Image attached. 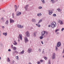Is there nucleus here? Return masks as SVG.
I'll return each mask as SVG.
<instances>
[{
	"label": "nucleus",
	"mask_w": 64,
	"mask_h": 64,
	"mask_svg": "<svg viewBox=\"0 0 64 64\" xmlns=\"http://www.w3.org/2000/svg\"><path fill=\"white\" fill-rule=\"evenodd\" d=\"M16 16H18L21 14V12H16Z\"/></svg>",
	"instance_id": "obj_5"
},
{
	"label": "nucleus",
	"mask_w": 64,
	"mask_h": 64,
	"mask_svg": "<svg viewBox=\"0 0 64 64\" xmlns=\"http://www.w3.org/2000/svg\"><path fill=\"white\" fill-rule=\"evenodd\" d=\"M61 46V42H58L57 44V47H59Z\"/></svg>",
	"instance_id": "obj_8"
},
{
	"label": "nucleus",
	"mask_w": 64,
	"mask_h": 64,
	"mask_svg": "<svg viewBox=\"0 0 64 64\" xmlns=\"http://www.w3.org/2000/svg\"><path fill=\"white\" fill-rule=\"evenodd\" d=\"M29 1H31V0H29Z\"/></svg>",
	"instance_id": "obj_62"
},
{
	"label": "nucleus",
	"mask_w": 64,
	"mask_h": 64,
	"mask_svg": "<svg viewBox=\"0 0 64 64\" xmlns=\"http://www.w3.org/2000/svg\"><path fill=\"white\" fill-rule=\"evenodd\" d=\"M45 32L44 31H42V37H43V35H44V34H45Z\"/></svg>",
	"instance_id": "obj_12"
},
{
	"label": "nucleus",
	"mask_w": 64,
	"mask_h": 64,
	"mask_svg": "<svg viewBox=\"0 0 64 64\" xmlns=\"http://www.w3.org/2000/svg\"><path fill=\"white\" fill-rule=\"evenodd\" d=\"M56 57V54H55V53L54 52L52 56V59H55Z\"/></svg>",
	"instance_id": "obj_2"
},
{
	"label": "nucleus",
	"mask_w": 64,
	"mask_h": 64,
	"mask_svg": "<svg viewBox=\"0 0 64 64\" xmlns=\"http://www.w3.org/2000/svg\"><path fill=\"white\" fill-rule=\"evenodd\" d=\"M58 46H55L56 50V51L58 49Z\"/></svg>",
	"instance_id": "obj_31"
},
{
	"label": "nucleus",
	"mask_w": 64,
	"mask_h": 64,
	"mask_svg": "<svg viewBox=\"0 0 64 64\" xmlns=\"http://www.w3.org/2000/svg\"><path fill=\"white\" fill-rule=\"evenodd\" d=\"M18 42H19L20 41V40L18 39Z\"/></svg>",
	"instance_id": "obj_56"
},
{
	"label": "nucleus",
	"mask_w": 64,
	"mask_h": 64,
	"mask_svg": "<svg viewBox=\"0 0 64 64\" xmlns=\"http://www.w3.org/2000/svg\"><path fill=\"white\" fill-rule=\"evenodd\" d=\"M28 6L29 5H28V4H27L25 7L24 8L26 10V11H27V9H28Z\"/></svg>",
	"instance_id": "obj_10"
},
{
	"label": "nucleus",
	"mask_w": 64,
	"mask_h": 64,
	"mask_svg": "<svg viewBox=\"0 0 64 64\" xmlns=\"http://www.w3.org/2000/svg\"><path fill=\"white\" fill-rule=\"evenodd\" d=\"M53 16H54V17H56V14H54L53 15Z\"/></svg>",
	"instance_id": "obj_34"
},
{
	"label": "nucleus",
	"mask_w": 64,
	"mask_h": 64,
	"mask_svg": "<svg viewBox=\"0 0 64 64\" xmlns=\"http://www.w3.org/2000/svg\"><path fill=\"white\" fill-rule=\"evenodd\" d=\"M8 51H9V52L11 51V49H8Z\"/></svg>",
	"instance_id": "obj_48"
},
{
	"label": "nucleus",
	"mask_w": 64,
	"mask_h": 64,
	"mask_svg": "<svg viewBox=\"0 0 64 64\" xmlns=\"http://www.w3.org/2000/svg\"><path fill=\"white\" fill-rule=\"evenodd\" d=\"M16 58L17 60H19V58H18V56H16Z\"/></svg>",
	"instance_id": "obj_30"
},
{
	"label": "nucleus",
	"mask_w": 64,
	"mask_h": 64,
	"mask_svg": "<svg viewBox=\"0 0 64 64\" xmlns=\"http://www.w3.org/2000/svg\"><path fill=\"white\" fill-rule=\"evenodd\" d=\"M58 30H59L58 29H57L55 30V32H57V31H58Z\"/></svg>",
	"instance_id": "obj_43"
},
{
	"label": "nucleus",
	"mask_w": 64,
	"mask_h": 64,
	"mask_svg": "<svg viewBox=\"0 0 64 64\" xmlns=\"http://www.w3.org/2000/svg\"><path fill=\"white\" fill-rule=\"evenodd\" d=\"M14 8L15 9V12H16V10H17V6L15 5L14 6Z\"/></svg>",
	"instance_id": "obj_17"
},
{
	"label": "nucleus",
	"mask_w": 64,
	"mask_h": 64,
	"mask_svg": "<svg viewBox=\"0 0 64 64\" xmlns=\"http://www.w3.org/2000/svg\"><path fill=\"white\" fill-rule=\"evenodd\" d=\"M41 43H42V44H43V42H42V41H41Z\"/></svg>",
	"instance_id": "obj_51"
},
{
	"label": "nucleus",
	"mask_w": 64,
	"mask_h": 64,
	"mask_svg": "<svg viewBox=\"0 0 64 64\" xmlns=\"http://www.w3.org/2000/svg\"><path fill=\"white\" fill-rule=\"evenodd\" d=\"M24 53V50H23L21 52H20L19 54H23Z\"/></svg>",
	"instance_id": "obj_13"
},
{
	"label": "nucleus",
	"mask_w": 64,
	"mask_h": 64,
	"mask_svg": "<svg viewBox=\"0 0 64 64\" xmlns=\"http://www.w3.org/2000/svg\"><path fill=\"white\" fill-rule=\"evenodd\" d=\"M41 1L42 2V3L43 4H44V3H45V2L44 1V0H41Z\"/></svg>",
	"instance_id": "obj_26"
},
{
	"label": "nucleus",
	"mask_w": 64,
	"mask_h": 64,
	"mask_svg": "<svg viewBox=\"0 0 64 64\" xmlns=\"http://www.w3.org/2000/svg\"><path fill=\"white\" fill-rule=\"evenodd\" d=\"M15 52L16 53V54H18V52H17V51H15Z\"/></svg>",
	"instance_id": "obj_46"
},
{
	"label": "nucleus",
	"mask_w": 64,
	"mask_h": 64,
	"mask_svg": "<svg viewBox=\"0 0 64 64\" xmlns=\"http://www.w3.org/2000/svg\"><path fill=\"white\" fill-rule=\"evenodd\" d=\"M51 27L52 28H54L56 27V22H53L51 23Z\"/></svg>",
	"instance_id": "obj_1"
},
{
	"label": "nucleus",
	"mask_w": 64,
	"mask_h": 64,
	"mask_svg": "<svg viewBox=\"0 0 64 64\" xmlns=\"http://www.w3.org/2000/svg\"><path fill=\"white\" fill-rule=\"evenodd\" d=\"M62 57H63V58H64V55H63Z\"/></svg>",
	"instance_id": "obj_57"
},
{
	"label": "nucleus",
	"mask_w": 64,
	"mask_h": 64,
	"mask_svg": "<svg viewBox=\"0 0 64 64\" xmlns=\"http://www.w3.org/2000/svg\"><path fill=\"white\" fill-rule=\"evenodd\" d=\"M45 34H48V32H45Z\"/></svg>",
	"instance_id": "obj_45"
},
{
	"label": "nucleus",
	"mask_w": 64,
	"mask_h": 64,
	"mask_svg": "<svg viewBox=\"0 0 64 64\" xmlns=\"http://www.w3.org/2000/svg\"><path fill=\"white\" fill-rule=\"evenodd\" d=\"M17 7H18H18H19V6H18Z\"/></svg>",
	"instance_id": "obj_58"
},
{
	"label": "nucleus",
	"mask_w": 64,
	"mask_h": 64,
	"mask_svg": "<svg viewBox=\"0 0 64 64\" xmlns=\"http://www.w3.org/2000/svg\"><path fill=\"white\" fill-rule=\"evenodd\" d=\"M24 40L25 42V43H26L27 42H28L29 41L28 40V38H27L26 36L24 38Z\"/></svg>",
	"instance_id": "obj_3"
},
{
	"label": "nucleus",
	"mask_w": 64,
	"mask_h": 64,
	"mask_svg": "<svg viewBox=\"0 0 64 64\" xmlns=\"http://www.w3.org/2000/svg\"><path fill=\"white\" fill-rule=\"evenodd\" d=\"M12 49L13 50H16V48L15 46H14L12 48Z\"/></svg>",
	"instance_id": "obj_22"
},
{
	"label": "nucleus",
	"mask_w": 64,
	"mask_h": 64,
	"mask_svg": "<svg viewBox=\"0 0 64 64\" xmlns=\"http://www.w3.org/2000/svg\"><path fill=\"white\" fill-rule=\"evenodd\" d=\"M64 30V28H62V31H63Z\"/></svg>",
	"instance_id": "obj_49"
},
{
	"label": "nucleus",
	"mask_w": 64,
	"mask_h": 64,
	"mask_svg": "<svg viewBox=\"0 0 64 64\" xmlns=\"http://www.w3.org/2000/svg\"><path fill=\"white\" fill-rule=\"evenodd\" d=\"M8 59L7 60V61L8 62H10V59H9V58H8Z\"/></svg>",
	"instance_id": "obj_29"
},
{
	"label": "nucleus",
	"mask_w": 64,
	"mask_h": 64,
	"mask_svg": "<svg viewBox=\"0 0 64 64\" xmlns=\"http://www.w3.org/2000/svg\"><path fill=\"white\" fill-rule=\"evenodd\" d=\"M33 35L34 37H35V36H36V34H35V33L34 32V33Z\"/></svg>",
	"instance_id": "obj_35"
},
{
	"label": "nucleus",
	"mask_w": 64,
	"mask_h": 64,
	"mask_svg": "<svg viewBox=\"0 0 64 64\" xmlns=\"http://www.w3.org/2000/svg\"><path fill=\"white\" fill-rule=\"evenodd\" d=\"M13 45H12V46H11V48H12H12H13Z\"/></svg>",
	"instance_id": "obj_50"
},
{
	"label": "nucleus",
	"mask_w": 64,
	"mask_h": 64,
	"mask_svg": "<svg viewBox=\"0 0 64 64\" xmlns=\"http://www.w3.org/2000/svg\"><path fill=\"white\" fill-rule=\"evenodd\" d=\"M44 49L43 50V51L42 52V53H43V54H44L45 53V52H44Z\"/></svg>",
	"instance_id": "obj_41"
},
{
	"label": "nucleus",
	"mask_w": 64,
	"mask_h": 64,
	"mask_svg": "<svg viewBox=\"0 0 64 64\" xmlns=\"http://www.w3.org/2000/svg\"><path fill=\"white\" fill-rule=\"evenodd\" d=\"M28 64H31V62H29Z\"/></svg>",
	"instance_id": "obj_54"
},
{
	"label": "nucleus",
	"mask_w": 64,
	"mask_h": 64,
	"mask_svg": "<svg viewBox=\"0 0 64 64\" xmlns=\"http://www.w3.org/2000/svg\"><path fill=\"white\" fill-rule=\"evenodd\" d=\"M36 26H38V27H41V25L39 24H36Z\"/></svg>",
	"instance_id": "obj_24"
},
{
	"label": "nucleus",
	"mask_w": 64,
	"mask_h": 64,
	"mask_svg": "<svg viewBox=\"0 0 64 64\" xmlns=\"http://www.w3.org/2000/svg\"><path fill=\"white\" fill-rule=\"evenodd\" d=\"M14 43H13V44L14 45H17V43L16 42V41H14Z\"/></svg>",
	"instance_id": "obj_21"
},
{
	"label": "nucleus",
	"mask_w": 64,
	"mask_h": 64,
	"mask_svg": "<svg viewBox=\"0 0 64 64\" xmlns=\"http://www.w3.org/2000/svg\"><path fill=\"white\" fill-rule=\"evenodd\" d=\"M56 0V1H57V0Z\"/></svg>",
	"instance_id": "obj_60"
},
{
	"label": "nucleus",
	"mask_w": 64,
	"mask_h": 64,
	"mask_svg": "<svg viewBox=\"0 0 64 64\" xmlns=\"http://www.w3.org/2000/svg\"><path fill=\"white\" fill-rule=\"evenodd\" d=\"M12 16H14V13H12Z\"/></svg>",
	"instance_id": "obj_53"
},
{
	"label": "nucleus",
	"mask_w": 64,
	"mask_h": 64,
	"mask_svg": "<svg viewBox=\"0 0 64 64\" xmlns=\"http://www.w3.org/2000/svg\"><path fill=\"white\" fill-rule=\"evenodd\" d=\"M43 38V37L42 36H40V39H42Z\"/></svg>",
	"instance_id": "obj_37"
},
{
	"label": "nucleus",
	"mask_w": 64,
	"mask_h": 64,
	"mask_svg": "<svg viewBox=\"0 0 64 64\" xmlns=\"http://www.w3.org/2000/svg\"><path fill=\"white\" fill-rule=\"evenodd\" d=\"M57 10L58 11V12H60L62 11V10L60 8H58Z\"/></svg>",
	"instance_id": "obj_23"
},
{
	"label": "nucleus",
	"mask_w": 64,
	"mask_h": 64,
	"mask_svg": "<svg viewBox=\"0 0 64 64\" xmlns=\"http://www.w3.org/2000/svg\"><path fill=\"white\" fill-rule=\"evenodd\" d=\"M44 59L45 60H47V58L45 56L44 57Z\"/></svg>",
	"instance_id": "obj_39"
},
{
	"label": "nucleus",
	"mask_w": 64,
	"mask_h": 64,
	"mask_svg": "<svg viewBox=\"0 0 64 64\" xmlns=\"http://www.w3.org/2000/svg\"><path fill=\"white\" fill-rule=\"evenodd\" d=\"M9 24V21H8V20H7L6 22H5V24L6 25H8V24Z\"/></svg>",
	"instance_id": "obj_16"
},
{
	"label": "nucleus",
	"mask_w": 64,
	"mask_h": 64,
	"mask_svg": "<svg viewBox=\"0 0 64 64\" xmlns=\"http://www.w3.org/2000/svg\"><path fill=\"white\" fill-rule=\"evenodd\" d=\"M51 0V2H52V3H54L55 2L54 1V0Z\"/></svg>",
	"instance_id": "obj_32"
},
{
	"label": "nucleus",
	"mask_w": 64,
	"mask_h": 64,
	"mask_svg": "<svg viewBox=\"0 0 64 64\" xmlns=\"http://www.w3.org/2000/svg\"><path fill=\"white\" fill-rule=\"evenodd\" d=\"M32 52V49L31 48H30L28 49V53H30Z\"/></svg>",
	"instance_id": "obj_7"
},
{
	"label": "nucleus",
	"mask_w": 64,
	"mask_h": 64,
	"mask_svg": "<svg viewBox=\"0 0 64 64\" xmlns=\"http://www.w3.org/2000/svg\"><path fill=\"white\" fill-rule=\"evenodd\" d=\"M10 23H13L15 22L14 20L11 18L10 19Z\"/></svg>",
	"instance_id": "obj_4"
},
{
	"label": "nucleus",
	"mask_w": 64,
	"mask_h": 64,
	"mask_svg": "<svg viewBox=\"0 0 64 64\" xmlns=\"http://www.w3.org/2000/svg\"><path fill=\"white\" fill-rule=\"evenodd\" d=\"M3 35H4L6 36H7V32H6V33H3Z\"/></svg>",
	"instance_id": "obj_20"
},
{
	"label": "nucleus",
	"mask_w": 64,
	"mask_h": 64,
	"mask_svg": "<svg viewBox=\"0 0 64 64\" xmlns=\"http://www.w3.org/2000/svg\"><path fill=\"white\" fill-rule=\"evenodd\" d=\"M37 63L38 64H40V62H37Z\"/></svg>",
	"instance_id": "obj_44"
},
{
	"label": "nucleus",
	"mask_w": 64,
	"mask_h": 64,
	"mask_svg": "<svg viewBox=\"0 0 64 64\" xmlns=\"http://www.w3.org/2000/svg\"><path fill=\"white\" fill-rule=\"evenodd\" d=\"M18 38L19 39H20L21 40H22V35L21 34H20L19 36H18Z\"/></svg>",
	"instance_id": "obj_6"
},
{
	"label": "nucleus",
	"mask_w": 64,
	"mask_h": 64,
	"mask_svg": "<svg viewBox=\"0 0 64 64\" xmlns=\"http://www.w3.org/2000/svg\"><path fill=\"white\" fill-rule=\"evenodd\" d=\"M40 62H44V60H40Z\"/></svg>",
	"instance_id": "obj_33"
},
{
	"label": "nucleus",
	"mask_w": 64,
	"mask_h": 64,
	"mask_svg": "<svg viewBox=\"0 0 64 64\" xmlns=\"http://www.w3.org/2000/svg\"><path fill=\"white\" fill-rule=\"evenodd\" d=\"M1 8H0V10H1Z\"/></svg>",
	"instance_id": "obj_61"
},
{
	"label": "nucleus",
	"mask_w": 64,
	"mask_h": 64,
	"mask_svg": "<svg viewBox=\"0 0 64 64\" xmlns=\"http://www.w3.org/2000/svg\"><path fill=\"white\" fill-rule=\"evenodd\" d=\"M48 12H49V15H51L52 13H53V12H50V10H48Z\"/></svg>",
	"instance_id": "obj_15"
},
{
	"label": "nucleus",
	"mask_w": 64,
	"mask_h": 64,
	"mask_svg": "<svg viewBox=\"0 0 64 64\" xmlns=\"http://www.w3.org/2000/svg\"><path fill=\"white\" fill-rule=\"evenodd\" d=\"M18 28H22L23 27V26H22L21 25L18 24Z\"/></svg>",
	"instance_id": "obj_11"
},
{
	"label": "nucleus",
	"mask_w": 64,
	"mask_h": 64,
	"mask_svg": "<svg viewBox=\"0 0 64 64\" xmlns=\"http://www.w3.org/2000/svg\"><path fill=\"white\" fill-rule=\"evenodd\" d=\"M38 51L40 52H41V49H40V48H39L38 49Z\"/></svg>",
	"instance_id": "obj_42"
},
{
	"label": "nucleus",
	"mask_w": 64,
	"mask_h": 64,
	"mask_svg": "<svg viewBox=\"0 0 64 64\" xmlns=\"http://www.w3.org/2000/svg\"><path fill=\"white\" fill-rule=\"evenodd\" d=\"M32 22H36V20L35 19H32Z\"/></svg>",
	"instance_id": "obj_18"
},
{
	"label": "nucleus",
	"mask_w": 64,
	"mask_h": 64,
	"mask_svg": "<svg viewBox=\"0 0 64 64\" xmlns=\"http://www.w3.org/2000/svg\"><path fill=\"white\" fill-rule=\"evenodd\" d=\"M26 36L27 37H29L30 36V34H29V32L27 31L26 33Z\"/></svg>",
	"instance_id": "obj_9"
},
{
	"label": "nucleus",
	"mask_w": 64,
	"mask_h": 64,
	"mask_svg": "<svg viewBox=\"0 0 64 64\" xmlns=\"http://www.w3.org/2000/svg\"><path fill=\"white\" fill-rule=\"evenodd\" d=\"M51 62H50V60H48V64H51Z\"/></svg>",
	"instance_id": "obj_38"
},
{
	"label": "nucleus",
	"mask_w": 64,
	"mask_h": 64,
	"mask_svg": "<svg viewBox=\"0 0 64 64\" xmlns=\"http://www.w3.org/2000/svg\"><path fill=\"white\" fill-rule=\"evenodd\" d=\"M1 19L2 22H4V18H3V17Z\"/></svg>",
	"instance_id": "obj_27"
},
{
	"label": "nucleus",
	"mask_w": 64,
	"mask_h": 64,
	"mask_svg": "<svg viewBox=\"0 0 64 64\" xmlns=\"http://www.w3.org/2000/svg\"><path fill=\"white\" fill-rule=\"evenodd\" d=\"M12 18H14V16H12Z\"/></svg>",
	"instance_id": "obj_55"
},
{
	"label": "nucleus",
	"mask_w": 64,
	"mask_h": 64,
	"mask_svg": "<svg viewBox=\"0 0 64 64\" xmlns=\"http://www.w3.org/2000/svg\"><path fill=\"white\" fill-rule=\"evenodd\" d=\"M0 59H1V57H0Z\"/></svg>",
	"instance_id": "obj_59"
},
{
	"label": "nucleus",
	"mask_w": 64,
	"mask_h": 64,
	"mask_svg": "<svg viewBox=\"0 0 64 64\" xmlns=\"http://www.w3.org/2000/svg\"><path fill=\"white\" fill-rule=\"evenodd\" d=\"M59 23H60V25H62L63 24V22L62 20H59L58 22Z\"/></svg>",
	"instance_id": "obj_14"
},
{
	"label": "nucleus",
	"mask_w": 64,
	"mask_h": 64,
	"mask_svg": "<svg viewBox=\"0 0 64 64\" xmlns=\"http://www.w3.org/2000/svg\"><path fill=\"white\" fill-rule=\"evenodd\" d=\"M15 51H14L13 52V54H15Z\"/></svg>",
	"instance_id": "obj_47"
},
{
	"label": "nucleus",
	"mask_w": 64,
	"mask_h": 64,
	"mask_svg": "<svg viewBox=\"0 0 64 64\" xmlns=\"http://www.w3.org/2000/svg\"><path fill=\"white\" fill-rule=\"evenodd\" d=\"M4 27H5L4 26H2V29H4Z\"/></svg>",
	"instance_id": "obj_40"
},
{
	"label": "nucleus",
	"mask_w": 64,
	"mask_h": 64,
	"mask_svg": "<svg viewBox=\"0 0 64 64\" xmlns=\"http://www.w3.org/2000/svg\"><path fill=\"white\" fill-rule=\"evenodd\" d=\"M42 22V20L41 19L38 22V24H39L40 22Z\"/></svg>",
	"instance_id": "obj_25"
},
{
	"label": "nucleus",
	"mask_w": 64,
	"mask_h": 64,
	"mask_svg": "<svg viewBox=\"0 0 64 64\" xmlns=\"http://www.w3.org/2000/svg\"><path fill=\"white\" fill-rule=\"evenodd\" d=\"M48 27H51V26H50V25H49L48 26Z\"/></svg>",
	"instance_id": "obj_52"
},
{
	"label": "nucleus",
	"mask_w": 64,
	"mask_h": 64,
	"mask_svg": "<svg viewBox=\"0 0 64 64\" xmlns=\"http://www.w3.org/2000/svg\"><path fill=\"white\" fill-rule=\"evenodd\" d=\"M41 15H42V14H41V13H40L37 14V16H41Z\"/></svg>",
	"instance_id": "obj_19"
},
{
	"label": "nucleus",
	"mask_w": 64,
	"mask_h": 64,
	"mask_svg": "<svg viewBox=\"0 0 64 64\" xmlns=\"http://www.w3.org/2000/svg\"><path fill=\"white\" fill-rule=\"evenodd\" d=\"M38 8L39 9H42V7L41 6H40L38 7Z\"/></svg>",
	"instance_id": "obj_28"
},
{
	"label": "nucleus",
	"mask_w": 64,
	"mask_h": 64,
	"mask_svg": "<svg viewBox=\"0 0 64 64\" xmlns=\"http://www.w3.org/2000/svg\"><path fill=\"white\" fill-rule=\"evenodd\" d=\"M15 62V61L14 60H12V64H13L14 63V62Z\"/></svg>",
	"instance_id": "obj_36"
}]
</instances>
